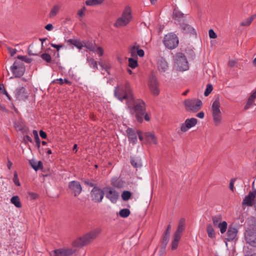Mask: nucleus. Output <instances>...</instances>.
Listing matches in <instances>:
<instances>
[{"label":"nucleus","mask_w":256,"mask_h":256,"mask_svg":"<svg viewBox=\"0 0 256 256\" xmlns=\"http://www.w3.org/2000/svg\"><path fill=\"white\" fill-rule=\"evenodd\" d=\"M114 94L115 96L122 102L124 100H126L127 106L130 112L135 114L138 121H142V116L146 110L145 103L141 100H138L134 102L133 106L130 105L129 102L134 100V96L128 82H126L124 86L118 85L115 88Z\"/></svg>","instance_id":"obj_1"},{"label":"nucleus","mask_w":256,"mask_h":256,"mask_svg":"<svg viewBox=\"0 0 256 256\" xmlns=\"http://www.w3.org/2000/svg\"><path fill=\"white\" fill-rule=\"evenodd\" d=\"M101 230L96 228L79 237L72 242V247L81 248L86 246L94 240L100 234Z\"/></svg>","instance_id":"obj_2"},{"label":"nucleus","mask_w":256,"mask_h":256,"mask_svg":"<svg viewBox=\"0 0 256 256\" xmlns=\"http://www.w3.org/2000/svg\"><path fill=\"white\" fill-rule=\"evenodd\" d=\"M212 115L214 124L216 126L219 125L222 121V115L220 111V104L219 96H216L212 101Z\"/></svg>","instance_id":"obj_3"},{"label":"nucleus","mask_w":256,"mask_h":256,"mask_svg":"<svg viewBox=\"0 0 256 256\" xmlns=\"http://www.w3.org/2000/svg\"><path fill=\"white\" fill-rule=\"evenodd\" d=\"M132 16L130 6H126L124 10L122 16L119 17L114 24V26L121 28L127 26L132 20Z\"/></svg>","instance_id":"obj_4"},{"label":"nucleus","mask_w":256,"mask_h":256,"mask_svg":"<svg viewBox=\"0 0 256 256\" xmlns=\"http://www.w3.org/2000/svg\"><path fill=\"white\" fill-rule=\"evenodd\" d=\"M174 66L179 71H186L188 69V62L186 56L182 53L179 52L174 56Z\"/></svg>","instance_id":"obj_5"},{"label":"nucleus","mask_w":256,"mask_h":256,"mask_svg":"<svg viewBox=\"0 0 256 256\" xmlns=\"http://www.w3.org/2000/svg\"><path fill=\"white\" fill-rule=\"evenodd\" d=\"M186 110L190 112H196L202 107V102L198 98L187 99L184 102Z\"/></svg>","instance_id":"obj_6"},{"label":"nucleus","mask_w":256,"mask_h":256,"mask_svg":"<svg viewBox=\"0 0 256 256\" xmlns=\"http://www.w3.org/2000/svg\"><path fill=\"white\" fill-rule=\"evenodd\" d=\"M164 44L167 48L170 50L174 49L178 46V38L176 34L169 33L165 36Z\"/></svg>","instance_id":"obj_7"},{"label":"nucleus","mask_w":256,"mask_h":256,"mask_svg":"<svg viewBox=\"0 0 256 256\" xmlns=\"http://www.w3.org/2000/svg\"><path fill=\"white\" fill-rule=\"evenodd\" d=\"M76 248H58L50 252V256H72L76 252Z\"/></svg>","instance_id":"obj_8"},{"label":"nucleus","mask_w":256,"mask_h":256,"mask_svg":"<svg viewBox=\"0 0 256 256\" xmlns=\"http://www.w3.org/2000/svg\"><path fill=\"white\" fill-rule=\"evenodd\" d=\"M10 70L16 77L22 76L25 71V67L22 62L16 61L10 67Z\"/></svg>","instance_id":"obj_9"},{"label":"nucleus","mask_w":256,"mask_h":256,"mask_svg":"<svg viewBox=\"0 0 256 256\" xmlns=\"http://www.w3.org/2000/svg\"><path fill=\"white\" fill-rule=\"evenodd\" d=\"M148 86L153 95L156 96L160 94L159 84L156 78L154 76H150L148 80Z\"/></svg>","instance_id":"obj_10"},{"label":"nucleus","mask_w":256,"mask_h":256,"mask_svg":"<svg viewBox=\"0 0 256 256\" xmlns=\"http://www.w3.org/2000/svg\"><path fill=\"white\" fill-rule=\"evenodd\" d=\"M104 192L96 187H94L91 192L92 200L96 202H100L103 199L104 196Z\"/></svg>","instance_id":"obj_11"},{"label":"nucleus","mask_w":256,"mask_h":256,"mask_svg":"<svg viewBox=\"0 0 256 256\" xmlns=\"http://www.w3.org/2000/svg\"><path fill=\"white\" fill-rule=\"evenodd\" d=\"M106 196L112 202L116 203L118 198V192L114 188L108 187L104 188Z\"/></svg>","instance_id":"obj_12"},{"label":"nucleus","mask_w":256,"mask_h":256,"mask_svg":"<svg viewBox=\"0 0 256 256\" xmlns=\"http://www.w3.org/2000/svg\"><path fill=\"white\" fill-rule=\"evenodd\" d=\"M198 120L196 118L186 119L180 127V130L182 132H186L190 128L194 126L197 124Z\"/></svg>","instance_id":"obj_13"},{"label":"nucleus","mask_w":256,"mask_h":256,"mask_svg":"<svg viewBox=\"0 0 256 256\" xmlns=\"http://www.w3.org/2000/svg\"><path fill=\"white\" fill-rule=\"evenodd\" d=\"M157 68L160 72H165L168 69V64L167 61L162 57H159L157 60Z\"/></svg>","instance_id":"obj_14"},{"label":"nucleus","mask_w":256,"mask_h":256,"mask_svg":"<svg viewBox=\"0 0 256 256\" xmlns=\"http://www.w3.org/2000/svg\"><path fill=\"white\" fill-rule=\"evenodd\" d=\"M68 186L74 193L75 196H78L82 192V188L78 182L72 181L69 183Z\"/></svg>","instance_id":"obj_15"},{"label":"nucleus","mask_w":256,"mask_h":256,"mask_svg":"<svg viewBox=\"0 0 256 256\" xmlns=\"http://www.w3.org/2000/svg\"><path fill=\"white\" fill-rule=\"evenodd\" d=\"M256 197V191L250 192L248 194L245 196L242 202V205H246L248 206H252L253 204V202Z\"/></svg>","instance_id":"obj_16"},{"label":"nucleus","mask_w":256,"mask_h":256,"mask_svg":"<svg viewBox=\"0 0 256 256\" xmlns=\"http://www.w3.org/2000/svg\"><path fill=\"white\" fill-rule=\"evenodd\" d=\"M238 233V230L233 226H229L227 232V240L228 241L234 240L236 237Z\"/></svg>","instance_id":"obj_17"},{"label":"nucleus","mask_w":256,"mask_h":256,"mask_svg":"<svg viewBox=\"0 0 256 256\" xmlns=\"http://www.w3.org/2000/svg\"><path fill=\"white\" fill-rule=\"evenodd\" d=\"M16 98L19 100H24L28 97V94L24 88H21L17 90L16 94Z\"/></svg>","instance_id":"obj_18"},{"label":"nucleus","mask_w":256,"mask_h":256,"mask_svg":"<svg viewBox=\"0 0 256 256\" xmlns=\"http://www.w3.org/2000/svg\"><path fill=\"white\" fill-rule=\"evenodd\" d=\"M126 132L129 140L132 143L135 144L137 142V136L134 130L131 128H128Z\"/></svg>","instance_id":"obj_19"},{"label":"nucleus","mask_w":256,"mask_h":256,"mask_svg":"<svg viewBox=\"0 0 256 256\" xmlns=\"http://www.w3.org/2000/svg\"><path fill=\"white\" fill-rule=\"evenodd\" d=\"M146 140L150 144H156V138L154 134L152 132H147L144 134Z\"/></svg>","instance_id":"obj_20"},{"label":"nucleus","mask_w":256,"mask_h":256,"mask_svg":"<svg viewBox=\"0 0 256 256\" xmlns=\"http://www.w3.org/2000/svg\"><path fill=\"white\" fill-rule=\"evenodd\" d=\"M185 227V219L182 218L178 223V228L174 234L181 236V234L184 230Z\"/></svg>","instance_id":"obj_21"},{"label":"nucleus","mask_w":256,"mask_h":256,"mask_svg":"<svg viewBox=\"0 0 256 256\" xmlns=\"http://www.w3.org/2000/svg\"><path fill=\"white\" fill-rule=\"evenodd\" d=\"M30 164L32 167L35 170H38L42 168V164L40 161H37L35 160L32 159L29 161Z\"/></svg>","instance_id":"obj_22"},{"label":"nucleus","mask_w":256,"mask_h":256,"mask_svg":"<svg viewBox=\"0 0 256 256\" xmlns=\"http://www.w3.org/2000/svg\"><path fill=\"white\" fill-rule=\"evenodd\" d=\"M68 42L70 44L74 46L79 50L82 49V48L84 47L83 42H82L78 40L69 39L68 40Z\"/></svg>","instance_id":"obj_23"},{"label":"nucleus","mask_w":256,"mask_h":256,"mask_svg":"<svg viewBox=\"0 0 256 256\" xmlns=\"http://www.w3.org/2000/svg\"><path fill=\"white\" fill-rule=\"evenodd\" d=\"M256 18V14L252 16H250V17L247 18L246 19L244 20H243L240 23V26H249Z\"/></svg>","instance_id":"obj_24"},{"label":"nucleus","mask_w":256,"mask_h":256,"mask_svg":"<svg viewBox=\"0 0 256 256\" xmlns=\"http://www.w3.org/2000/svg\"><path fill=\"white\" fill-rule=\"evenodd\" d=\"M180 238V236L174 234V239L172 242V250H176L178 248Z\"/></svg>","instance_id":"obj_25"},{"label":"nucleus","mask_w":256,"mask_h":256,"mask_svg":"<svg viewBox=\"0 0 256 256\" xmlns=\"http://www.w3.org/2000/svg\"><path fill=\"white\" fill-rule=\"evenodd\" d=\"M10 202L18 208L22 207V204L20 202V198L17 196H12L10 199Z\"/></svg>","instance_id":"obj_26"},{"label":"nucleus","mask_w":256,"mask_h":256,"mask_svg":"<svg viewBox=\"0 0 256 256\" xmlns=\"http://www.w3.org/2000/svg\"><path fill=\"white\" fill-rule=\"evenodd\" d=\"M130 162L132 166L135 168H140L142 165L141 159L138 158H131Z\"/></svg>","instance_id":"obj_27"},{"label":"nucleus","mask_w":256,"mask_h":256,"mask_svg":"<svg viewBox=\"0 0 256 256\" xmlns=\"http://www.w3.org/2000/svg\"><path fill=\"white\" fill-rule=\"evenodd\" d=\"M104 0H86V4L88 6H94L102 4Z\"/></svg>","instance_id":"obj_28"},{"label":"nucleus","mask_w":256,"mask_h":256,"mask_svg":"<svg viewBox=\"0 0 256 256\" xmlns=\"http://www.w3.org/2000/svg\"><path fill=\"white\" fill-rule=\"evenodd\" d=\"M60 7L58 5H55L52 8L49 14V16L50 18L54 17L58 12Z\"/></svg>","instance_id":"obj_29"},{"label":"nucleus","mask_w":256,"mask_h":256,"mask_svg":"<svg viewBox=\"0 0 256 256\" xmlns=\"http://www.w3.org/2000/svg\"><path fill=\"white\" fill-rule=\"evenodd\" d=\"M184 17V14L175 8L173 12V18L178 20H180L181 18Z\"/></svg>","instance_id":"obj_30"},{"label":"nucleus","mask_w":256,"mask_h":256,"mask_svg":"<svg viewBox=\"0 0 256 256\" xmlns=\"http://www.w3.org/2000/svg\"><path fill=\"white\" fill-rule=\"evenodd\" d=\"M89 66L94 70H98L97 62L92 58H88L87 59Z\"/></svg>","instance_id":"obj_31"},{"label":"nucleus","mask_w":256,"mask_h":256,"mask_svg":"<svg viewBox=\"0 0 256 256\" xmlns=\"http://www.w3.org/2000/svg\"><path fill=\"white\" fill-rule=\"evenodd\" d=\"M140 48L139 45L135 44L134 46H131L130 48V52L132 56H134L136 55L137 51Z\"/></svg>","instance_id":"obj_32"},{"label":"nucleus","mask_w":256,"mask_h":256,"mask_svg":"<svg viewBox=\"0 0 256 256\" xmlns=\"http://www.w3.org/2000/svg\"><path fill=\"white\" fill-rule=\"evenodd\" d=\"M98 64L102 69L106 70L108 72V70L110 69L111 67L110 64L106 62H99Z\"/></svg>","instance_id":"obj_33"},{"label":"nucleus","mask_w":256,"mask_h":256,"mask_svg":"<svg viewBox=\"0 0 256 256\" xmlns=\"http://www.w3.org/2000/svg\"><path fill=\"white\" fill-rule=\"evenodd\" d=\"M83 43L84 47H86V48L92 52H94L95 50L96 46L92 42H83Z\"/></svg>","instance_id":"obj_34"},{"label":"nucleus","mask_w":256,"mask_h":256,"mask_svg":"<svg viewBox=\"0 0 256 256\" xmlns=\"http://www.w3.org/2000/svg\"><path fill=\"white\" fill-rule=\"evenodd\" d=\"M119 214L122 218H127L130 214V210L128 208H124L120 211Z\"/></svg>","instance_id":"obj_35"},{"label":"nucleus","mask_w":256,"mask_h":256,"mask_svg":"<svg viewBox=\"0 0 256 256\" xmlns=\"http://www.w3.org/2000/svg\"><path fill=\"white\" fill-rule=\"evenodd\" d=\"M128 61V66L131 68H134L138 66V61L132 58H129Z\"/></svg>","instance_id":"obj_36"},{"label":"nucleus","mask_w":256,"mask_h":256,"mask_svg":"<svg viewBox=\"0 0 256 256\" xmlns=\"http://www.w3.org/2000/svg\"><path fill=\"white\" fill-rule=\"evenodd\" d=\"M218 228L220 229V232L222 234L224 233L227 228V223L226 222L220 223L218 225Z\"/></svg>","instance_id":"obj_37"},{"label":"nucleus","mask_w":256,"mask_h":256,"mask_svg":"<svg viewBox=\"0 0 256 256\" xmlns=\"http://www.w3.org/2000/svg\"><path fill=\"white\" fill-rule=\"evenodd\" d=\"M131 193L129 191H124L122 194V198L124 200H128L131 196Z\"/></svg>","instance_id":"obj_38"},{"label":"nucleus","mask_w":256,"mask_h":256,"mask_svg":"<svg viewBox=\"0 0 256 256\" xmlns=\"http://www.w3.org/2000/svg\"><path fill=\"white\" fill-rule=\"evenodd\" d=\"M248 242L252 246H256V236H252L248 240Z\"/></svg>","instance_id":"obj_39"},{"label":"nucleus","mask_w":256,"mask_h":256,"mask_svg":"<svg viewBox=\"0 0 256 256\" xmlns=\"http://www.w3.org/2000/svg\"><path fill=\"white\" fill-rule=\"evenodd\" d=\"M254 100L248 98L246 105L244 106V110H247L250 108V107L254 104Z\"/></svg>","instance_id":"obj_40"},{"label":"nucleus","mask_w":256,"mask_h":256,"mask_svg":"<svg viewBox=\"0 0 256 256\" xmlns=\"http://www.w3.org/2000/svg\"><path fill=\"white\" fill-rule=\"evenodd\" d=\"M33 134H34V138H35L36 142V143L37 146H38V147H40V138L38 137L37 131L36 130H34L33 131Z\"/></svg>","instance_id":"obj_41"},{"label":"nucleus","mask_w":256,"mask_h":256,"mask_svg":"<svg viewBox=\"0 0 256 256\" xmlns=\"http://www.w3.org/2000/svg\"><path fill=\"white\" fill-rule=\"evenodd\" d=\"M41 58L48 62H50L52 60L51 56L48 54H43L41 56Z\"/></svg>","instance_id":"obj_42"},{"label":"nucleus","mask_w":256,"mask_h":256,"mask_svg":"<svg viewBox=\"0 0 256 256\" xmlns=\"http://www.w3.org/2000/svg\"><path fill=\"white\" fill-rule=\"evenodd\" d=\"M38 194L35 192H28V198L30 200H34L37 198Z\"/></svg>","instance_id":"obj_43"},{"label":"nucleus","mask_w":256,"mask_h":256,"mask_svg":"<svg viewBox=\"0 0 256 256\" xmlns=\"http://www.w3.org/2000/svg\"><path fill=\"white\" fill-rule=\"evenodd\" d=\"M18 58L19 60H20L22 61H24L27 63H30L32 60L30 58H29L26 56H18Z\"/></svg>","instance_id":"obj_44"},{"label":"nucleus","mask_w":256,"mask_h":256,"mask_svg":"<svg viewBox=\"0 0 256 256\" xmlns=\"http://www.w3.org/2000/svg\"><path fill=\"white\" fill-rule=\"evenodd\" d=\"M221 220L220 216H216L212 218V221L214 225H218Z\"/></svg>","instance_id":"obj_45"},{"label":"nucleus","mask_w":256,"mask_h":256,"mask_svg":"<svg viewBox=\"0 0 256 256\" xmlns=\"http://www.w3.org/2000/svg\"><path fill=\"white\" fill-rule=\"evenodd\" d=\"M13 181H14V183L16 185L18 186H20V182H19V180H18V174H17L16 172H14V173Z\"/></svg>","instance_id":"obj_46"},{"label":"nucleus","mask_w":256,"mask_h":256,"mask_svg":"<svg viewBox=\"0 0 256 256\" xmlns=\"http://www.w3.org/2000/svg\"><path fill=\"white\" fill-rule=\"evenodd\" d=\"M94 52L97 53L100 56H102L104 54V50L100 46L98 48L95 46V50Z\"/></svg>","instance_id":"obj_47"},{"label":"nucleus","mask_w":256,"mask_h":256,"mask_svg":"<svg viewBox=\"0 0 256 256\" xmlns=\"http://www.w3.org/2000/svg\"><path fill=\"white\" fill-rule=\"evenodd\" d=\"M56 81H58L59 84H63L64 83H66V84H70V81H68L67 79L65 78L64 80L62 79V78H58L56 80Z\"/></svg>","instance_id":"obj_48"},{"label":"nucleus","mask_w":256,"mask_h":256,"mask_svg":"<svg viewBox=\"0 0 256 256\" xmlns=\"http://www.w3.org/2000/svg\"><path fill=\"white\" fill-rule=\"evenodd\" d=\"M0 92L6 95L8 98L10 99V98L8 92L6 90L4 84H0Z\"/></svg>","instance_id":"obj_49"},{"label":"nucleus","mask_w":256,"mask_h":256,"mask_svg":"<svg viewBox=\"0 0 256 256\" xmlns=\"http://www.w3.org/2000/svg\"><path fill=\"white\" fill-rule=\"evenodd\" d=\"M209 37L211 38H216L217 37L216 34L212 29L209 30Z\"/></svg>","instance_id":"obj_50"},{"label":"nucleus","mask_w":256,"mask_h":256,"mask_svg":"<svg viewBox=\"0 0 256 256\" xmlns=\"http://www.w3.org/2000/svg\"><path fill=\"white\" fill-rule=\"evenodd\" d=\"M236 179L235 178L231 179L230 183L229 188L230 189L234 192V183L236 181Z\"/></svg>","instance_id":"obj_51"},{"label":"nucleus","mask_w":256,"mask_h":256,"mask_svg":"<svg viewBox=\"0 0 256 256\" xmlns=\"http://www.w3.org/2000/svg\"><path fill=\"white\" fill-rule=\"evenodd\" d=\"M86 10V8L85 7H83L78 12V15L80 17H82L84 14V12Z\"/></svg>","instance_id":"obj_52"},{"label":"nucleus","mask_w":256,"mask_h":256,"mask_svg":"<svg viewBox=\"0 0 256 256\" xmlns=\"http://www.w3.org/2000/svg\"><path fill=\"white\" fill-rule=\"evenodd\" d=\"M184 28V30H185L186 32H192L194 30L193 29V28L192 27H191L190 26L187 25V24H186L184 28Z\"/></svg>","instance_id":"obj_53"},{"label":"nucleus","mask_w":256,"mask_h":256,"mask_svg":"<svg viewBox=\"0 0 256 256\" xmlns=\"http://www.w3.org/2000/svg\"><path fill=\"white\" fill-rule=\"evenodd\" d=\"M8 50L9 53L10 54V56H14L16 54V49H14V48H8Z\"/></svg>","instance_id":"obj_54"},{"label":"nucleus","mask_w":256,"mask_h":256,"mask_svg":"<svg viewBox=\"0 0 256 256\" xmlns=\"http://www.w3.org/2000/svg\"><path fill=\"white\" fill-rule=\"evenodd\" d=\"M136 54L140 57H142L144 55V52L143 50L138 48V50L137 51Z\"/></svg>","instance_id":"obj_55"},{"label":"nucleus","mask_w":256,"mask_h":256,"mask_svg":"<svg viewBox=\"0 0 256 256\" xmlns=\"http://www.w3.org/2000/svg\"><path fill=\"white\" fill-rule=\"evenodd\" d=\"M236 63L237 61L236 60H230L228 64L230 67H234L236 66Z\"/></svg>","instance_id":"obj_56"},{"label":"nucleus","mask_w":256,"mask_h":256,"mask_svg":"<svg viewBox=\"0 0 256 256\" xmlns=\"http://www.w3.org/2000/svg\"><path fill=\"white\" fill-rule=\"evenodd\" d=\"M168 240H169V235L167 234L166 235V234H165L164 236V238H163V242L164 243V245L166 246L168 242Z\"/></svg>","instance_id":"obj_57"},{"label":"nucleus","mask_w":256,"mask_h":256,"mask_svg":"<svg viewBox=\"0 0 256 256\" xmlns=\"http://www.w3.org/2000/svg\"><path fill=\"white\" fill-rule=\"evenodd\" d=\"M214 236L215 233L214 230L209 226V237L214 238Z\"/></svg>","instance_id":"obj_58"},{"label":"nucleus","mask_w":256,"mask_h":256,"mask_svg":"<svg viewBox=\"0 0 256 256\" xmlns=\"http://www.w3.org/2000/svg\"><path fill=\"white\" fill-rule=\"evenodd\" d=\"M50 45L52 48H56L58 50L60 48H62V46L60 44H51Z\"/></svg>","instance_id":"obj_59"},{"label":"nucleus","mask_w":256,"mask_h":256,"mask_svg":"<svg viewBox=\"0 0 256 256\" xmlns=\"http://www.w3.org/2000/svg\"><path fill=\"white\" fill-rule=\"evenodd\" d=\"M84 182L85 184H86L91 187L94 186V184H93L92 182H91L90 181L88 180H84Z\"/></svg>","instance_id":"obj_60"},{"label":"nucleus","mask_w":256,"mask_h":256,"mask_svg":"<svg viewBox=\"0 0 256 256\" xmlns=\"http://www.w3.org/2000/svg\"><path fill=\"white\" fill-rule=\"evenodd\" d=\"M45 28L49 31L52 30L53 28V26L50 24H48L45 26Z\"/></svg>","instance_id":"obj_61"},{"label":"nucleus","mask_w":256,"mask_h":256,"mask_svg":"<svg viewBox=\"0 0 256 256\" xmlns=\"http://www.w3.org/2000/svg\"><path fill=\"white\" fill-rule=\"evenodd\" d=\"M40 136L42 138L44 139L46 138V134L45 132H44V131H42V130H40Z\"/></svg>","instance_id":"obj_62"},{"label":"nucleus","mask_w":256,"mask_h":256,"mask_svg":"<svg viewBox=\"0 0 256 256\" xmlns=\"http://www.w3.org/2000/svg\"><path fill=\"white\" fill-rule=\"evenodd\" d=\"M204 116V114L203 112H200L196 114V116L200 118H203Z\"/></svg>","instance_id":"obj_63"},{"label":"nucleus","mask_w":256,"mask_h":256,"mask_svg":"<svg viewBox=\"0 0 256 256\" xmlns=\"http://www.w3.org/2000/svg\"><path fill=\"white\" fill-rule=\"evenodd\" d=\"M249 98L254 101L255 100L256 98V90L250 95Z\"/></svg>","instance_id":"obj_64"}]
</instances>
